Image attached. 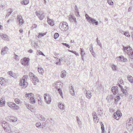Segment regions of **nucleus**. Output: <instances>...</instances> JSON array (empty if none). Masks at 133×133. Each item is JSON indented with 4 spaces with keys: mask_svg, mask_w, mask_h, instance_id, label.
<instances>
[{
    "mask_svg": "<svg viewBox=\"0 0 133 133\" xmlns=\"http://www.w3.org/2000/svg\"><path fill=\"white\" fill-rule=\"evenodd\" d=\"M123 50L124 53L127 54L130 57H133V51L132 49L129 46H123Z\"/></svg>",
    "mask_w": 133,
    "mask_h": 133,
    "instance_id": "obj_1",
    "label": "nucleus"
},
{
    "mask_svg": "<svg viewBox=\"0 0 133 133\" xmlns=\"http://www.w3.org/2000/svg\"><path fill=\"white\" fill-rule=\"evenodd\" d=\"M59 27L61 30L65 31H67L69 28L68 24L66 22L60 23Z\"/></svg>",
    "mask_w": 133,
    "mask_h": 133,
    "instance_id": "obj_2",
    "label": "nucleus"
},
{
    "mask_svg": "<svg viewBox=\"0 0 133 133\" xmlns=\"http://www.w3.org/2000/svg\"><path fill=\"white\" fill-rule=\"evenodd\" d=\"M27 76L24 75L23 77L20 79L19 81V85L20 86L23 87L27 86L28 83L26 81L25 79H27Z\"/></svg>",
    "mask_w": 133,
    "mask_h": 133,
    "instance_id": "obj_3",
    "label": "nucleus"
},
{
    "mask_svg": "<svg viewBox=\"0 0 133 133\" xmlns=\"http://www.w3.org/2000/svg\"><path fill=\"white\" fill-rule=\"evenodd\" d=\"M117 85L119 88L121 89V91L123 94H121V96H123L124 95V94L125 96H128V93L125 89H124L123 87V86L121 85L120 84L118 83ZM126 88V87H125L124 88L125 89Z\"/></svg>",
    "mask_w": 133,
    "mask_h": 133,
    "instance_id": "obj_4",
    "label": "nucleus"
},
{
    "mask_svg": "<svg viewBox=\"0 0 133 133\" xmlns=\"http://www.w3.org/2000/svg\"><path fill=\"white\" fill-rule=\"evenodd\" d=\"M8 105L10 107L14 110H18L19 108L18 106L14 102H8Z\"/></svg>",
    "mask_w": 133,
    "mask_h": 133,
    "instance_id": "obj_5",
    "label": "nucleus"
},
{
    "mask_svg": "<svg viewBox=\"0 0 133 133\" xmlns=\"http://www.w3.org/2000/svg\"><path fill=\"white\" fill-rule=\"evenodd\" d=\"M29 59L26 57H24L21 60V64L24 66H27L29 65Z\"/></svg>",
    "mask_w": 133,
    "mask_h": 133,
    "instance_id": "obj_6",
    "label": "nucleus"
},
{
    "mask_svg": "<svg viewBox=\"0 0 133 133\" xmlns=\"http://www.w3.org/2000/svg\"><path fill=\"white\" fill-rule=\"evenodd\" d=\"M122 116V114L120 111H117L114 114L113 117L115 119L118 120L119 118L121 117Z\"/></svg>",
    "mask_w": 133,
    "mask_h": 133,
    "instance_id": "obj_7",
    "label": "nucleus"
},
{
    "mask_svg": "<svg viewBox=\"0 0 133 133\" xmlns=\"http://www.w3.org/2000/svg\"><path fill=\"white\" fill-rule=\"evenodd\" d=\"M44 99L46 101L47 104H49L51 102V97L48 94H45L44 95Z\"/></svg>",
    "mask_w": 133,
    "mask_h": 133,
    "instance_id": "obj_8",
    "label": "nucleus"
},
{
    "mask_svg": "<svg viewBox=\"0 0 133 133\" xmlns=\"http://www.w3.org/2000/svg\"><path fill=\"white\" fill-rule=\"evenodd\" d=\"M17 19L19 21V24L21 26L24 23V21L21 15H18L17 16Z\"/></svg>",
    "mask_w": 133,
    "mask_h": 133,
    "instance_id": "obj_9",
    "label": "nucleus"
},
{
    "mask_svg": "<svg viewBox=\"0 0 133 133\" xmlns=\"http://www.w3.org/2000/svg\"><path fill=\"white\" fill-rule=\"evenodd\" d=\"M39 11H36L35 13L36 15L38 16V18L40 20H42L44 17V14H41L39 13Z\"/></svg>",
    "mask_w": 133,
    "mask_h": 133,
    "instance_id": "obj_10",
    "label": "nucleus"
},
{
    "mask_svg": "<svg viewBox=\"0 0 133 133\" xmlns=\"http://www.w3.org/2000/svg\"><path fill=\"white\" fill-rule=\"evenodd\" d=\"M118 88L117 86H113L111 88V90L114 95H116L118 92Z\"/></svg>",
    "mask_w": 133,
    "mask_h": 133,
    "instance_id": "obj_11",
    "label": "nucleus"
},
{
    "mask_svg": "<svg viewBox=\"0 0 133 133\" xmlns=\"http://www.w3.org/2000/svg\"><path fill=\"white\" fill-rule=\"evenodd\" d=\"M69 18V21L70 22H73L74 21L75 23H77V21L76 18L72 15H70Z\"/></svg>",
    "mask_w": 133,
    "mask_h": 133,
    "instance_id": "obj_12",
    "label": "nucleus"
},
{
    "mask_svg": "<svg viewBox=\"0 0 133 133\" xmlns=\"http://www.w3.org/2000/svg\"><path fill=\"white\" fill-rule=\"evenodd\" d=\"M0 36L4 40L6 41H8L9 40V37L6 34H0Z\"/></svg>",
    "mask_w": 133,
    "mask_h": 133,
    "instance_id": "obj_13",
    "label": "nucleus"
},
{
    "mask_svg": "<svg viewBox=\"0 0 133 133\" xmlns=\"http://www.w3.org/2000/svg\"><path fill=\"white\" fill-rule=\"evenodd\" d=\"M47 22L48 24L51 26H53L55 24L54 21L53 19H50L49 16H48L47 17Z\"/></svg>",
    "mask_w": 133,
    "mask_h": 133,
    "instance_id": "obj_14",
    "label": "nucleus"
},
{
    "mask_svg": "<svg viewBox=\"0 0 133 133\" xmlns=\"http://www.w3.org/2000/svg\"><path fill=\"white\" fill-rule=\"evenodd\" d=\"M1 124L3 128L5 130L8 126V123H7L5 121H2L1 123Z\"/></svg>",
    "mask_w": 133,
    "mask_h": 133,
    "instance_id": "obj_15",
    "label": "nucleus"
},
{
    "mask_svg": "<svg viewBox=\"0 0 133 133\" xmlns=\"http://www.w3.org/2000/svg\"><path fill=\"white\" fill-rule=\"evenodd\" d=\"M33 78H32L31 79L33 83L35 85H36V82H39V80L38 78L36 76H35V77H34Z\"/></svg>",
    "mask_w": 133,
    "mask_h": 133,
    "instance_id": "obj_16",
    "label": "nucleus"
},
{
    "mask_svg": "<svg viewBox=\"0 0 133 133\" xmlns=\"http://www.w3.org/2000/svg\"><path fill=\"white\" fill-rule=\"evenodd\" d=\"M126 127L127 130L129 131H131L133 129V125L126 123Z\"/></svg>",
    "mask_w": 133,
    "mask_h": 133,
    "instance_id": "obj_17",
    "label": "nucleus"
},
{
    "mask_svg": "<svg viewBox=\"0 0 133 133\" xmlns=\"http://www.w3.org/2000/svg\"><path fill=\"white\" fill-rule=\"evenodd\" d=\"M86 96L88 99L91 98L92 95L91 93L90 90L87 91H86Z\"/></svg>",
    "mask_w": 133,
    "mask_h": 133,
    "instance_id": "obj_18",
    "label": "nucleus"
},
{
    "mask_svg": "<svg viewBox=\"0 0 133 133\" xmlns=\"http://www.w3.org/2000/svg\"><path fill=\"white\" fill-rule=\"evenodd\" d=\"M9 119L10 120V122H15L17 121V118L14 116H10Z\"/></svg>",
    "mask_w": 133,
    "mask_h": 133,
    "instance_id": "obj_19",
    "label": "nucleus"
},
{
    "mask_svg": "<svg viewBox=\"0 0 133 133\" xmlns=\"http://www.w3.org/2000/svg\"><path fill=\"white\" fill-rule=\"evenodd\" d=\"M118 58L120 59V60L121 62H126L127 61V59L125 58H124V56L122 55L120 56Z\"/></svg>",
    "mask_w": 133,
    "mask_h": 133,
    "instance_id": "obj_20",
    "label": "nucleus"
},
{
    "mask_svg": "<svg viewBox=\"0 0 133 133\" xmlns=\"http://www.w3.org/2000/svg\"><path fill=\"white\" fill-rule=\"evenodd\" d=\"M6 81L5 79L2 78H0V84L2 85L6 84Z\"/></svg>",
    "mask_w": 133,
    "mask_h": 133,
    "instance_id": "obj_21",
    "label": "nucleus"
},
{
    "mask_svg": "<svg viewBox=\"0 0 133 133\" xmlns=\"http://www.w3.org/2000/svg\"><path fill=\"white\" fill-rule=\"evenodd\" d=\"M8 50V48L6 46H5L4 48H3L1 50V54L2 55H4L5 52Z\"/></svg>",
    "mask_w": 133,
    "mask_h": 133,
    "instance_id": "obj_22",
    "label": "nucleus"
},
{
    "mask_svg": "<svg viewBox=\"0 0 133 133\" xmlns=\"http://www.w3.org/2000/svg\"><path fill=\"white\" fill-rule=\"evenodd\" d=\"M66 72L65 70L62 71L61 72V76L62 78L65 77L66 75Z\"/></svg>",
    "mask_w": 133,
    "mask_h": 133,
    "instance_id": "obj_23",
    "label": "nucleus"
},
{
    "mask_svg": "<svg viewBox=\"0 0 133 133\" xmlns=\"http://www.w3.org/2000/svg\"><path fill=\"white\" fill-rule=\"evenodd\" d=\"M8 12L5 16L6 17L9 16L11 14L13 11V10L12 9H9L8 10Z\"/></svg>",
    "mask_w": 133,
    "mask_h": 133,
    "instance_id": "obj_24",
    "label": "nucleus"
},
{
    "mask_svg": "<svg viewBox=\"0 0 133 133\" xmlns=\"http://www.w3.org/2000/svg\"><path fill=\"white\" fill-rule=\"evenodd\" d=\"M127 123L133 125V119L132 118H130L127 121Z\"/></svg>",
    "mask_w": 133,
    "mask_h": 133,
    "instance_id": "obj_25",
    "label": "nucleus"
},
{
    "mask_svg": "<svg viewBox=\"0 0 133 133\" xmlns=\"http://www.w3.org/2000/svg\"><path fill=\"white\" fill-rule=\"evenodd\" d=\"M100 123L101 125L102 133H104V132H105V129L104 127V125L103 123L101 122H100Z\"/></svg>",
    "mask_w": 133,
    "mask_h": 133,
    "instance_id": "obj_26",
    "label": "nucleus"
},
{
    "mask_svg": "<svg viewBox=\"0 0 133 133\" xmlns=\"http://www.w3.org/2000/svg\"><path fill=\"white\" fill-rule=\"evenodd\" d=\"M38 71L39 73L42 75L43 74L44 70L43 68L38 67Z\"/></svg>",
    "mask_w": 133,
    "mask_h": 133,
    "instance_id": "obj_27",
    "label": "nucleus"
},
{
    "mask_svg": "<svg viewBox=\"0 0 133 133\" xmlns=\"http://www.w3.org/2000/svg\"><path fill=\"white\" fill-rule=\"evenodd\" d=\"M37 117L39 119L43 121H44L45 120V118L41 115H39Z\"/></svg>",
    "mask_w": 133,
    "mask_h": 133,
    "instance_id": "obj_28",
    "label": "nucleus"
},
{
    "mask_svg": "<svg viewBox=\"0 0 133 133\" xmlns=\"http://www.w3.org/2000/svg\"><path fill=\"white\" fill-rule=\"evenodd\" d=\"M30 102L31 103L33 104L35 103L36 101L34 98V97L32 96L30 97Z\"/></svg>",
    "mask_w": 133,
    "mask_h": 133,
    "instance_id": "obj_29",
    "label": "nucleus"
},
{
    "mask_svg": "<svg viewBox=\"0 0 133 133\" xmlns=\"http://www.w3.org/2000/svg\"><path fill=\"white\" fill-rule=\"evenodd\" d=\"M29 3V1L28 0H23L21 2V3L22 4L25 5L28 4Z\"/></svg>",
    "mask_w": 133,
    "mask_h": 133,
    "instance_id": "obj_30",
    "label": "nucleus"
},
{
    "mask_svg": "<svg viewBox=\"0 0 133 133\" xmlns=\"http://www.w3.org/2000/svg\"><path fill=\"white\" fill-rule=\"evenodd\" d=\"M113 98L112 96L111 95H108L106 98L107 100L109 102H111Z\"/></svg>",
    "mask_w": 133,
    "mask_h": 133,
    "instance_id": "obj_31",
    "label": "nucleus"
},
{
    "mask_svg": "<svg viewBox=\"0 0 133 133\" xmlns=\"http://www.w3.org/2000/svg\"><path fill=\"white\" fill-rule=\"evenodd\" d=\"M111 67L113 71H117V67L114 64H112L111 65Z\"/></svg>",
    "mask_w": 133,
    "mask_h": 133,
    "instance_id": "obj_32",
    "label": "nucleus"
},
{
    "mask_svg": "<svg viewBox=\"0 0 133 133\" xmlns=\"http://www.w3.org/2000/svg\"><path fill=\"white\" fill-rule=\"evenodd\" d=\"M87 19L89 21V22L90 23H93L94 21H95V19L90 17H88V18H87Z\"/></svg>",
    "mask_w": 133,
    "mask_h": 133,
    "instance_id": "obj_33",
    "label": "nucleus"
},
{
    "mask_svg": "<svg viewBox=\"0 0 133 133\" xmlns=\"http://www.w3.org/2000/svg\"><path fill=\"white\" fill-rule=\"evenodd\" d=\"M123 32H124V35L127 37H129L130 35L129 34V33L128 31H122Z\"/></svg>",
    "mask_w": 133,
    "mask_h": 133,
    "instance_id": "obj_34",
    "label": "nucleus"
},
{
    "mask_svg": "<svg viewBox=\"0 0 133 133\" xmlns=\"http://www.w3.org/2000/svg\"><path fill=\"white\" fill-rule=\"evenodd\" d=\"M36 54L38 55H42L43 56H45L44 54L39 50H37L36 52Z\"/></svg>",
    "mask_w": 133,
    "mask_h": 133,
    "instance_id": "obj_35",
    "label": "nucleus"
},
{
    "mask_svg": "<svg viewBox=\"0 0 133 133\" xmlns=\"http://www.w3.org/2000/svg\"><path fill=\"white\" fill-rule=\"evenodd\" d=\"M127 78L129 82L132 83V81H133V77L130 75H129Z\"/></svg>",
    "mask_w": 133,
    "mask_h": 133,
    "instance_id": "obj_36",
    "label": "nucleus"
},
{
    "mask_svg": "<svg viewBox=\"0 0 133 133\" xmlns=\"http://www.w3.org/2000/svg\"><path fill=\"white\" fill-rule=\"evenodd\" d=\"M120 98L119 96L118 95L116 96L114 99L115 102L116 103H117L118 102V101L120 100Z\"/></svg>",
    "mask_w": 133,
    "mask_h": 133,
    "instance_id": "obj_37",
    "label": "nucleus"
},
{
    "mask_svg": "<svg viewBox=\"0 0 133 133\" xmlns=\"http://www.w3.org/2000/svg\"><path fill=\"white\" fill-rule=\"evenodd\" d=\"M58 91L60 96L63 98V93L61 89L60 88H58Z\"/></svg>",
    "mask_w": 133,
    "mask_h": 133,
    "instance_id": "obj_38",
    "label": "nucleus"
},
{
    "mask_svg": "<svg viewBox=\"0 0 133 133\" xmlns=\"http://www.w3.org/2000/svg\"><path fill=\"white\" fill-rule=\"evenodd\" d=\"M47 33V32H45L43 33H38V38H39L41 36L43 37V36H44V35H46Z\"/></svg>",
    "mask_w": 133,
    "mask_h": 133,
    "instance_id": "obj_39",
    "label": "nucleus"
},
{
    "mask_svg": "<svg viewBox=\"0 0 133 133\" xmlns=\"http://www.w3.org/2000/svg\"><path fill=\"white\" fill-rule=\"evenodd\" d=\"M91 48H90V51L91 52V53L92 54V55L93 56L95 57V53L94 52L93 49L92 48V46H91Z\"/></svg>",
    "mask_w": 133,
    "mask_h": 133,
    "instance_id": "obj_40",
    "label": "nucleus"
},
{
    "mask_svg": "<svg viewBox=\"0 0 133 133\" xmlns=\"http://www.w3.org/2000/svg\"><path fill=\"white\" fill-rule=\"evenodd\" d=\"M59 108L61 109H63L64 105L61 103H59L58 104Z\"/></svg>",
    "mask_w": 133,
    "mask_h": 133,
    "instance_id": "obj_41",
    "label": "nucleus"
},
{
    "mask_svg": "<svg viewBox=\"0 0 133 133\" xmlns=\"http://www.w3.org/2000/svg\"><path fill=\"white\" fill-rule=\"evenodd\" d=\"M5 104L4 100L2 98L0 99V105H2V106H4Z\"/></svg>",
    "mask_w": 133,
    "mask_h": 133,
    "instance_id": "obj_42",
    "label": "nucleus"
},
{
    "mask_svg": "<svg viewBox=\"0 0 133 133\" xmlns=\"http://www.w3.org/2000/svg\"><path fill=\"white\" fill-rule=\"evenodd\" d=\"M76 119L79 125L81 126L82 124L81 121L79 119V118L78 116L76 117Z\"/></svg>",
    "mask_w": 133,
    "mask_h": 133,
    "instance_id": "obj_43",
    "label": "nucleus"
},
{
    "mask_svg": "<svg viewBox=\"0 0 133 133\" xmlns=\"http://www.w3.org/2000/svg\"><path fill=\"white\" fill-rule=\"evenodd\" d=\"M37 99L38 103L39 104L41 105L42 104L41 103V97L39 96H38L37 98Z\"/></svg>",
    "mask_w": 133,
    "mask_h": 133,
    "instance_id": "obj_44",
    "label": "nucleus"
},
{
    "mask_svg": "<svg viewBox=\"0 0 133 133\" xmlns=\"http://www.w3.org/2000/svg\"><path fill=\"white\" fill-rule=\"evenodd\" d=\"M68 51L70 52H71L73 54H75L77 56H79L78 54V53H77L75 51L71 50H68Z\"/></svg>",
    "mask_w": 133,
    "mask_h": 133,
    "instance_id": "obj_45",
    "label": "nucleus"
},
{
    "mask_svg": "<svg viewBox=\"0 0 133 133\" xmlns=\"http://www.w3.org/2000/svg\"><path fill=\"white\" fill-rule=\"evenodd\" d=\"M35 76L32 72H30L29 73V76L30 77L31 79L32 78H34V77H35Z\"/></svg>",
    "mask_w": 133,
    "mask_h": 133,
    "instance_id": "obj_46",
    "label": "nucleus"
},
{
    "mask_svg": "<svg viewBox=\"0 0 133 133\" xmlns=\"http://www.w3.org/2000/svg\"><path fill=\"white\" fill-rule=\"evenodd\" d=\"M15 102L17 104H19L20 103V100L18 98L15 99Z\"/></svg>",
    "mask_w": 133,
    "mask_h": 133,
    "instance_id": "obj_47",
    "label": "nucleus"
},
{
    "mask_svg": "<svg viewBox=\"0 0 133 133\" xmlns=\"http://www.w3.org/2000/svg\"><path fill=\"white\" fill-rule=\"evenodd\" d=\"M59 36L58 33H55L54 35V38L55 39H56Z\"/></svg>",
    "mask_w": 133,
    "mask_h": 133,
    "instance_id": "obj_48",
    "label": "nucleus"
},
{
    "mask_svg": "<svg viewBox=\"0 0 133 133\" xmlns=\"http://www.w3.org/2000/svg\"><path fill=\"white\" fill-rule=\"evenodd\" d=\"M35 45H34V47L35 48H37L38 47V43L37 41L35 42L34 43Z\"/></svg>",
    "mask_w": 133,
    "mask_h": 133,
    "instance_id": "obj_49",
    "label": "nucleus"
},
{
    "mask_svg": "<svg viewBox=\"0 0 133 133\" xmlns=\"http://www.w3.org/2000/svg\"><path fill=\"white\" fill-rule=\"evenodd\" d=\"M92 116H93L94 120H95V118L97 117V116L95 112H94L92 113Z\"/></svg>",
    "mask_w": 133,
    "mask_h": 133,
    "instance_id": "obj_50",
    "label": "nucleus"
},
{
    "mask_svg": "<svg viewBox=\"0 0 133 133\" xmlns=\"http://www.w3.org/2000/svg\"><path fill=\"white\" fill-rule=\"evenodd\" d=\"M107 2L109 4L111 5H113L114 4L113 2L111 0H108Z\"/></svg>",
    "mask_w": 133,
    "mask_h": 133,
    "instance_id": "obj_51",
    "label": "nucleus"
},
{
    "mask_svg": "<svg viewBox=\"0 0 133 133\" xmlns=\"http://www.w3.org/2000/svg\"><path fill=\"white\" fill-rule=\"evenodd\" d=\"M81 49V55H84L85 53H84V49L82 48H80Z\"/></svg>",
    "mask_w": 133,
    "mask_h": 133,
    "instance_id": "obj_52",
    "label": "nucleus"
},
{
    "mask_svg": "<svg viewBox=\"0 0 133 133\" xmlns=\"http://www.w3.org/2000/svg\"><path fill=\"white\" fill-rule=\"evenodd\" d=\"M62 44L63 45L65 46L66 47L68 48H70V46L68 44H67L66 43H62Z\"/></svg>",
    "mask_w": 133,
    "mask_h": 133,
    "instance_id": "obj_53",
    "label": "nucleus"
},
{
    "mask_svg": "<svg viewBox=\"0 0 133 133\" xmlns=\"http://www.w3.org/2000/svg\"><path fill=\"white\" fill-rule=\"evenodd\" d=\"M8 74H9L12 77H14V75L12 72V71H9L8 72Z\"/></svg>",
    "mask_w": 133,
    "mask_h": 133,
    "instance_id": "obj_54",
    "label": "nucleus"
},
{
    "mask_svg": "<svg viewBox=\"0 0 133 133\" xmlns=\"http://www.w3.org/2000/svg\"><path fill=\"white\" fill-rule=\"evenodd\" d=\"M25 104L26 105V108L28 109H29L30 108V106L29 104L28 103H27L26 102H25Z\"/></svg>",
    "mask_w": 133,
    "mask_h": 133,
    "instance_id": "obj_55",
    "label": "nucleus"
},
{
    "mask_svg": "<svg viewBox=\"0 0 133 133\" xmlns=\"http://www.w3.org/2000/svg\"><path fill=\"white\" fill-rule=\"evenodd\" d=\"M36 127L37 128H38L41 125V123L39 122H37L36 123Z\"/></svg>",
    "mask_w": 133,
    "mask_h": 133,
    "instance_id": "obj_56",
    "label": "nucleus"
},
{
    "mask_svg": "<svg viewBox=\"0 0 133 133\" xmlns=\"http://www.w3.org/2000/svg\"><path fill=\"white\" fill-rule=\"evenodd\" d=\"M97 44L98 45H99L101 48V49L102 48V46L101 43L100 42V41H98V42H97Z\"/></svg>",
    "mask_w": 133,
    "mask_h": 133,
    "instance_id": "obj_57",
    "label": "nucleus"
},
{
    "mask_svg": "<svg viewBox=\"0 0 133 133\" xmlns=\"http://www.w3.org/2000/svg\"><path fill=\"white\" fill-rule=\"evenodd\" d=\"M75 15L77 17L80 16L79 12H78V11H76L75 12Z\"/></svg>",
    "mask_w": 133,
    "mask_h": 133,
    "instance_id": "obj_58",
    "label": "nucleus"
},
{
    "mask_svg": "<svg viewBox=\"0 0 133 133\" xmlns=\"http://www.w3.org/2000/svg\"><path fill=\"white\" fill-rule=\"evenodd\" d=\"M69 91L70 92V91H74V88L72 86H71L70 87H69Z\"/></svg>",
    "mask_w": 133,
    "mask_h": 133,
    "instance_id": "obj_59",
    "label": "nucleus"
},
{
    "mask_svg": "<svg viewBox=\"0 0 133 133\" xmlns=\"http://www.w3.org/2000/svg\"><path fill=\"white\" fill-rule=\"evenodd\" d=\"M95 21H94L93 22V23L95 24L96 25H98V21H96V20L95 19Z\"/></svg>",
    "mask_w": 133,
    "mask_h": 133,
    "instance_id": "obj_60",
    "label": "nucleus"
},
{
    "mask_svg": "<svg viewBox=\"0 0 133 133\" xmlns=\"http://www.w3.org/2000/svg\"><path fill=\"white\" fill-rule=\"evenodd\" d=\"M61 59H58V61L57 62H56V63H55V64H57V65H58L59 63H60L61 64Z\"/></svg>",
    "mask_w": 133,
    "mask_h": 133,
    "instance_id": "obj_61",
    "label": "nucleus"
},
{
    "mask_svg": "<svg viewBox=\"0 0 133 133\" xmlns=\"http://www.w3.org/2000/svg\"><path fill=\"white\" fill-rule=\"evenodd\" d=\"M15 57H14V58L16 60H18V55H16V54H15Z\"/></svg>",
    "mask_w": 133,
    "mask_h": 133,
    "instance_id": "obj_62",
    "label": "nucleus"
},
{
    "mask_svg": "<svg viewBox=\"0 0 133 133\" xmlns=\"http://www.w3.org/2000/svg\"><path fill=\"white\" fill-rule=\"evenodd\" d=\"M70 92L71 95L72 96H74L75 95L74 90L72 91H70Z\"/></svg>",
    "mask_w": 133,
    "mask_h": 133,
    "instance_id": "obj_63",
    "label": "nucleus"
},
{
    "mask_svg": "<svg viewBox=\"0 0 133 133\" xmlns=\"http://www.w3.org/2000/svg\"><path fill=\"white\" fill-rule=\"evenodd\" d=\"M132 9V7L131 6H130L128 9V12H130L131 11V10Z\"/></svg>",
    "mask_w": 133,
    "mask_h": 133,
    "instance_id": "obj_64",
    "label": "nucleus"
}]
</instances>
